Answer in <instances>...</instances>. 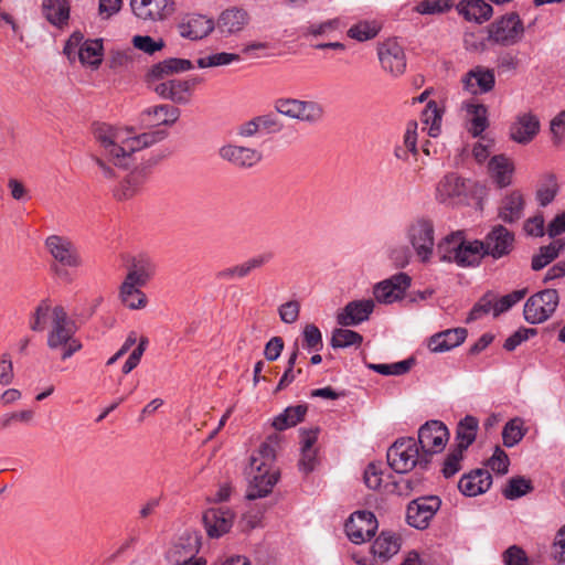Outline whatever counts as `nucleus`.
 I'll list each match as a JSON object with an SVG mask.
<instances>
[{"instance_id":"1","label":"nucleus","mask_w":565,"mask_h":565,"mask_svg":"<svg viewBox=\"0 0 565 565\" xmlns=\"http://www.w3.org/2000/svg\"><path fill=\"white\" fill-rule=\"evenodd\" d=\"M77 327L74 320L68 317L65 308L55 306L52 309V323L47 333V347L53 350H61L62 360L71 358L82 349V343L75 338Z\"/></svg>"},{"instance_id":"2","label":"nucleus","mask_w":565,"mask_h":565,"mask_svg":"<svg viewBox=\"0 0 565 565\" xmlns=\"http://www.w3.org/2000/svg\"><path fill=\"white\" fill-rule=\"evenodd\" d=\"M387 463L397 473H406L415 467L423 470L428 469L430 463H424L423 454L414 437H402L396 439L387 449Z\"/></svg>"},{"instance_id":"3","label":"nucleus","mask_w":565,"mask_h":565,"mask_svg":"<svg viewBox=\"0 0 565 565\" xmlns=\"http://www.w3.org/2000/svg\"><path fill=\"white\" fill-rule=\"evenodd\" d=\"M405 237L419 260L428 263L435 246L434 222L426 216L412 218L405 227Z\"/></svg>"},{"instance_id":"4","label":"nucleus","mask_w":565,"mask_h":565,"mask_svg":"<svg viewBox=\"0 0 565 565\" xmlns=\"http://www.w3.org/2000/svg\"><path fill=\"white\" fill-rule=\"evenodd\" d=\"M449 430L439 420H428L418 429L417 445L424 463H430L435 454L441 452L448 441Z\"/></svg>"},{"instance_id":"5","label":"nucleus","mask_w":565,"mask_h":565,"mask_svg":"<svg viewBox=\"0 0 565 565\" xmlns=\"http://www.w3.org/2000/svg\"><path fill=\"white\" fill-rule=\"evenodd\" d=\"M558 302L556 289H543L526 300L523 309L524 319L531 324L542 323L555 312Z\"/></svg>"},{"instance_id":"6","label":"nucleus","mask_w":565,"mask_h":565,"mask_svg":"<svg viewBox=\"0 0 565 565\" xmlns=\"http://www.w3.org/2000/svg\"><path fill=\"white\" fill-rule=\"evenodd\" d=\"M274 109L288 118L315 124L323 116V107L313 100H300L296 98H278Z\"/></svg>"},{"instance_id":"7","label":"nucleus","mask_w":565,"mask_h":565,"mask_svg":"<svg viewBox=\"0 0 565 565\" xmlns=\"http://www.w3.org/2000/svg\"><path fill=\"white\" fill-rule=\"evenodd\" d=\"M258 461V458L250 457L249 475L252 480L245 495L247 500H256L268 495L279 478L278 471H270L269 468H266V461Z\"/></svg>"},{"instance_id":"8","label":"nucleus","mask_w":565,"mask_h":565,"mask_svg":"<svg viewBox=\"0 0 565 565\" xmlns=\"http://www.w3.org/2000/svg\"><path fill=\"white\" fill-rule=\"evenodd\" d=\"M524 32L523 23L515 12L508 13L489 26V41L502 46L516 44Z\"/></svg>"},{"instance_id":"9","label":"nucleus","mask_w":565,"mask_h":565,"mask_svg":"<svg viewBox=\"0 0 565 565\" xmlns=\"http://www.w3.org/2000/svg\"><path fill=\"white\" fill-rule=\"evenodd\" d=\"M441 500L437 495L420 497L411 501L407 505L406 521L418 530L428 527L430 520L440 509Z\"/></svg>"},{"instance_id":"10","label":"nucleus","mask_w":565,"mask_h":565,"mask_svg":"<svg viewBox=\"0 0 565 565\" xmlns=\"http://www.w3.org/2000/svg\"><path fill=\"white\" fill-rule=\"evenodd\" d=\"M411 281L412 279L406 273L395 274L377 282L373 287V295L380 303H393L404 297Z\"/></svg>"},{"instance_id":"11","label":"nucleus","mask_w":565,"mask_h":565,"mask_svg":"<svg viewBox=\"0 0 565 565\" xmlns=\"http://www.w3.org/2000/svg\"><path fill=\"white\" fill-rule=\"evenodd\" d=\"M377 529V520L370 511H355L345 523L348 537L360 544L374 536Z\"/></svg>"},{"instance_id":"12","label":"nucleus","mask_w":565,"mask_h":565,"mask_svg":"<svg viewBox=\"0 0 565 565\" xmlns=\"http://www.w3.org/2000/svg\"><path fill=\"white\" fill-rule=\"evenodd\" d=\"M45 247L51 256L66 267H79L82 258L73 242L60 235H51L45 239Z\"/></svg>"},{"instance_id":"13","label":"nucleus","mask_w":565,"mask_h":565,"mask_svg":"<svg viewBox=\"0 0 565 565\" xmlns=\"http://www.w3.org/2000/svg\"><path fill=\"white\" fill-rule=\"evenodd\" d=\"M481 242L486 256H491L494 259H499L512 252L514 247V234L503 225H495L487 234L484 241Z\"/></svg>"},{"instance_id":"14","label":"nucleus","mask_w":565,"mask_h":565,"mask_svg":"<svg viewBox=\"0 0 565 565\" xmlns=\"http://www.w3.org/2000/svg\"><path fill=\"white\" fill-rule=\"evenodd\" d=\"M130 6L136 17L143 21H161L174 11L172 0H130Z\"/></svg>"},{"instance_id":"15","label":"nucleus","mask_w":565,"mask_h":565,"mask_svg":"<svg viewBox=\"0 0 565 565\" xmlns=\"http://www.w3.org/2000/svg\"><path fill=\"white\" fill-rule=\"evenodd\" d=\"M379 60L384 71L393 76L402 75L406 68L403 47L395 40H387L377 49Z\"/></svg>"},{"instance_id":"16","label":"nucleus","mask_w":565,"mask_h":565,"mask_svg":"<svg viewBox=\"0 0 565 565\" xmlns=\"http://www.w3.org/2000/svg\"><path fill=\"white\" fill-rule=\"evenodd\" d=\"M221 159L238 168H250L258 163L263 156L257 149L227 143L218 149Z\"/></svg>"},{"instance_id":"17","label":"nucleus","mask_w":565,"mask_h":565,"mask_svg":"<svg viewBox=\"0 0 565 565\" xmlns=\"http://www.w3.org/2000/svg\"><path fill=\"white\" fill-rule=\"evenodd\" d=\"M540 131V120L532 113L519 114L509 129L510 138L520 145L530 143Z\"/></svg>"},{"instance_id":"18","label":"nucleus","mask_w":565,"mask_h":565,"mask_svg":"<svg viewBox=\"0 0 565 565\" xmlns=\"http://www.w3.org/2000/svg\"><path fill=\"white\" fill-rule=\"evenodd\" d=\"M372 299L353 300L337 315V322L342 327L358 326L366 321L374 310Z\"/></svg>"},{"instance_id":"19","label":"nucleus","mask_w":565,"mask_h":565,"mask_svg":"<svg viewBox=\"0 0 565 565\" xmlns=\"http://www.w3.org/2000/svg\"><path fill=\"white\" fill-rule=\"evenodd\" d=\"M461 83L463 88L473 95L486 94L494 87V72L483 66H476L462 77Z\"/></svg>"},{"instance_id":"20","label":"nucleus","mask_w":565,"mask_h":565,"mask_svg":"<svg viewBox=\"0 0 565 565\" xmlns=\"http://www.w3.org/2000/svg\"><path fill=\"white\" fill-rule=\"evenodd\" d=\"M491 484V473L487 469L478 468L460 478L458 489L466 497H476L487 492Z\"/></svg>"},{"instance_id":"21","label":"nucleus","mask_w":565,"mask_h":565,"mask_svg":"<svg viewBox=\"0 0 565 565\" xmlns=\"http://www.w3.org/2000/svg\"><path fill=\"white\" fill-rule=\"evenodd\" d=\"M214 26L212 19L201 14H189L178 24V31L182 38L195 41L207 36Z\"/></svg>"},{"instance_id":"22","label":"nucleus","mask_w":565,"mask_h":565,"mask_svg":"<svg viewBox=\"0 0 565 565\" xmlns=\"http://www.w3.org/2000/svg\"><path fill=\"white\" fill-rule=\"evenodd\" d=\"M234 514L228 509L211 508L203 514V524L210 537H220L233 525Z\"/></svg>"},{"instance_id":"23","label":"nucleus","mask_w":565,"mask_h":565,"mask_svg":"<svg viewBox=\"0 0 565 565\" xmlns=\"http://www.w3.org/2000/svg\"><path fill=\"white\" fill-rule=\"evenodd\" d=\"M192 68L193 64L190 60L170 57L153 64L149 68L146 79L149 84H152L171 75L183 73Z\"/></svg>"},{"instance_id":"24","label":"nucleus","mask_w":565,"mask_h":565,"mask_svg":"<svg viewBox=\"0 0 565 565\" xmlns=\"http://www.w3.org/2000/svg\"><path fill=\"white\" fill-rule=\"evenodd\" d=\"M468 331L465 328L447 329L435 333L428 339V348L434 353H443L465 342Z\"/></svg>"},{"instance_id":"25","label":"nucleus","mask_w":565,"mask_h":565,"mask_svg":"<svg viewBox=\"0 0 565 565\" xmlns=\"http://www.w3.org/2000/svg\"><path fill=\"white\" fill-rule=\"evenodd\" d=\"M93 135L95 140L104 149L105 153L113 162H115L116 157H118L117 149L119 148L122 134L109 125L95 124L93 127Z\"/></svg>"},{"instance_id":"26","label":"nucleus","mask_w":565,"mask_h":565,"mask_svg":"<svg viewBox=\"0 0 565 565\" xmlns=\"http://www.w3.org/2000/svg\"><path fill=\"white\" fill-rule=\"evenodd\" d=\"M153 90L162 98L174 104L186 105L191 100L189 85L183 79H168L153 86Z\"/></svg>"},{"instance_id":"27","label":"nucleus","mask_w":565,"mask_h":565,"mask_svg":"<svg viewBox=\"0 0 565 565\" xmlns=\"http://www.w3.org/2000/svg\"><path fill=\"white\" fill-rule=\"evenodd\" d=\"M157 266L148 255H139L134 258L125 280L140 287L145 286L156 274Z\"/></svg>"},{"instance_id":"28","label":"nucleus","mask_w":565,"mask_h":565,"mask_svg":"<svg viewBox=\"0 0 565 565\" xmlns=\"http://www.w3.org/2000/svg\"><path fill=\"white\" fill-rule=\"evenodd\" d=\"M180 114L178 107L163 104L145 109L141 113V121L151 126H171L179 119Z\"/></svg>"},{"instance_id":"29","label":"nucleus","mask_w":565,"mask_h":565,"mask_svg":"<svg viewBox=\"0 0 565 565\" xmlns=\"http://www.w3.org/2000/svg\"><path fill=\"white\" fill-rule=\"evenodd\" d=\"M249 19L245 9L234 7L221 13L217 20V29L224 34H234L243 31L249 23Z\"/></svg>"},{"instance_id":"30","label":"nucleus","mask_w":565,"mask_h":565,"mask_svg":"<svg viewBox=\"0 0 565 565\" xmlns=\"http://www.w3.org/2000/svg\"><path fill=\"white\" fill-rule=\"evenodd\" d=\"M488 171L490 178L499 188H507L512 183L514 164L507 156L498 154L490 159Z\"/></svg>"},{"instance_id":"31","label":"nucleus","mask_w":565,"mask_h":565,"mask_svg":"<svg viewBox=\"0 0 565 565\" xmlns=\"http://www.w3.org/2000/svg\"><path fill=\"white\" fill-rule=\"evenodd\" d=\"M456 9L467 21L479 24L488 21L493 13L492 7L484 0H461Z\"/></svg>"},{"instance_id":"32","label":"nucleus","mask_w":565,"mask_h":565,"mask_svg":"<svg viewBox=\"0 0 565 565\" xmlns=\"http://www.w3.org/2000/svg\"><path fill=\"white\" fill-rule=\"evenodd\" d=\"M42 14L52 25L64 29L70 20V3L67 0H43Z\"/></svg>"},{"instance_id":"33","label":"nucleus","mask_w":565,"mask_h":565,"mask_svg":"<svg viewBox=\"0 0 565 565\" xmlns=\"http://www.w3.org/2000/svg\"><path fill=\"white\" fill-rule=\"evenodd\" d=\"M483 250L481 241L467 242L462 238L460 245H457V254L454 256L455 263L461 267L478 265L481 258L486 256Z\"/></svg>"},{"instance_id":"34","label":"nucleus","mask_w":565,"mask_h":565,"mask_svg":"<svg viewBox=\"0 0 565 565\" xmlns=\"http://www.w3.org/2000/svg\"><path fill=\"white\" fill-rule=\"evenodd\" d=\"M524 199L521 192L512 191L502 199L499 207V218L505 223L519 221L523 215Z\"/></svg>"},{"instance_id":"35","label":"nucleus","mask_w":565,"mask_h":565,"mask_svg":"<svg viewBox=\"0 0 565 565\" xmlns=\"http://www.w3.org/2000/svg\"><path fill=\"white\" fill-rule=\"evenodd\" d=\"M318 433V428L301 430V458L299 467L306 473L312 471L316 465V450L312 447L317 441Z\"/></svg>"},{"instance_id":"36","label":"nucleus","mask_w":565,"mask_h":565,"mask_svg":"<svg viewBox=\"0 0 565 565\" xmlns=\"http://www.w3.org/2000/svg\"><path fill=\"white\" fill-rule=\"evenodd\" d=\"M145 179L146 172L143 169H136L131 171L115 190V198L119 201L131 199L139 192Z\"/></svg>"},{"instance_id":"37","label":"nucleus","mask_w":565,"mask_h":565,"mask_svg":"<svg viewBox=\"0 0 565 565\" xmlns=\"http://www.w3.org/2000/svg\"><path fill=\"white\" fill-rule=\"evenodd\" d=\"M139 286L124 280L119 288V299L124 306L131 310L142 309L147 306V296Z\"/></svg>"},{"instance_id":"38","label":"nucleus","mask_w":565,"mask_h":565,"mask_svg":"<svg viewBox=\"0 0 565 565\" xmlns=\"http://www.w3.org/2000/svg\"><path fill=\"white\" fill-rule=\"evenodd\" d=\"M478 419L473 416L467 415L458 424L456 430V448L467 450L468 447L476 440L478 430Z\"/></svg>"},{"instance_id":"39","label":"nucleus","mask_w":565,"mask_h":565,"mask_svg":"<svg viewBox=\"0 0 565 565\" xmlns=\"http://www.w3.org/2000/svg\"><path fill=\"white\" fill-rule=\"evenodd\" d=\"M399 547L401 544L397 536L383 532L372 544L371 551L374 556L387 561L399 551Z\"/></svg>"},{"instance_id":"40","label":"nucleus","mask_w":565,"mask_h":565,"mask_svg":"<svg viewBox=\"0 0 565 565\" xmlns=\"http://www.w3.org/2000/svg\"><path fill=\"white\" fill-rule=\"evenodd\" d=\"M271 258L270 254H263L255 256L253 258H249L243 264L233 266L231 268H226L222 270L218 276L222 278H244L246 277L252 270L262 267L265 265L269 259Z\"/></svg>"},{"instance_id":"41","label":"nucleus","mask_w":565,"mask_h":565,"mask_svg":"<svg viewBox=\"0 0 565 565\" xmlns=\"http://www.w3.org/2000/svg\"><path fill=\"white\" fill-rule=\"evenodd\" d=\"M463 191V181L457 174L448 173L437 185V199L445 202L447 199L460 196Z\"/></svg>"},{"instance_id":"42","label":"nucleus","mask_w":565,"mask_h":565,"mask_svg":"<svg viewBox=\"0 0 565 565\" xmlns=\"http://www.w3.org/2000/svg\"><path fill=\"white\" fill-rule=\"evenodd\" d=\"M307 411L308 406L305 404L289 406L274 419L273 426L277 430H285L292 427L303 419Z\"/></svg>"},{"instance_id":"43","label":"nucleus","mask_w":565,"mask_h":565,"mask_svg":"<svg viewBox=\"0 0 565 565\" xmlns=\"http://www.w3.org/2000/svg\"><path fill=\"white\" fill-rule=\"evenodd\" d=\"M77 54L82 64L98 67L102 63L103 41L100 39L85 41Z\"/></svg>"},{"instance_id":"44","label":"nucleus","mask_w":565,"mask_h":565,"mask_svg":"<svg viewBox=\"0 0 565 565\" xmlns=\"http://www.w3.org/2000/svg\"><path fill=\"white\" fill-rule=\"evenodd\" d=\"M145 147L141 146L139 136L124 139L119 143L117 149L118 157H116L114 164L122 168H127L130 164L132 153L140 151Z\"/></svg>"},{"instance_id":"45","label":"nucleus","mask_w":565,"mask_h":565,"mask_svg":"<svg viewBox=\"0 0 565 565\" xmlns=\"http://www.w3.org/2000/svg\"><path fill=\"white\" fill-rule=\"evenodd\" d=\"M562 252V245L553 244L541 246L539 253L533 255L531 262V268L534 271H539L555 260Z\"/></svg>"},{"instance_id":"46","label":"nucleus","mask_w":565,"mask_h":565,"mask_svg":"<svg viewBox=\"0 0 565 565\" xmlns=\"http://www.w3.org/2000/svg\"><path fill=\"white\" fill-rule=\"evenodd\" d=\"M462 238L463 233L461 231L451 233L444 237L437 245V252L440 256V260L455 262V257L452 256H456L457 245H460Z\"/></svg>"},{"instance_id":"47","label":"nucleus","mask_w":565,"mask_h":565,"mask_svg":"<svg viewBox=\"0 0 565 565\" xmlns=\"http://www.w3.org/2000/svg\"><path fill=\"white\" fill-rule=\"evenodd\" d=\"M533 491V486L530 479H525L524 477L518 476L513 477L508 481L507 487L503 489L502 493L508 500L519 499L530 492Z\"/></svg>"},{"instance_id":"48","label":"nucleus","mask_w":565,"mask_h":565,"mask_svg":"<svg viewBox=\"0 0 565 565\" xmlns=\"http://www.w3.org/2000/svg\"><path fill=\"white\" fill-rule=\"evenodd\" d=\"M525 435V430L523 429V420L519 417H515L509 420L502 430V439L503 445L508 448H511L519 444Z\"/></svg>"},{"instance_id":"49","label":"nucleus","mask_w":565,"mask_h":565,"mask_svg":"<svg viewBox=\"0 0 565 565\" xmlns=\"http://www.w3.org/2000/svg\"><path fill=\"white\" fill-rule=\"evenodd\" d=\"M558 192V184L555 174L547 173L536 191V199L542 206L550 204Z\"/></svg>"},{"instance_id":"50","label":"nucleus","mask_w":565,"mask_h":565,"mask_svg":"<svg viewBox=\"0 0 565 565\" xmlns=\"http://www.w3.org/2000/svg\"><path fill=\"white\" fill-rule=\"evenodd\" d=\"M363 341V337L350 329H335L332 333L331 345L337 348H347L351 345H360Z\"/></svg>"},{"instance_id":"51","label":"nucleus","mask_w":565,"mask_h":565,"mask_svg":"<svg viewBox=\"0 0 565 565\" xmlns=\"http://www.w3.org/2000/svg\"><path fill=\"white\" fill-rule=\"evenodd\" d=\"M380 26L375 22L361 21L348 30V36L364 42L377 35Z\"/></svg>"},{"instance_id":"52","label":"nucleus","mask_w":565,"mask_h":565,"mask_svg":"<svg viewBox=\"0 0 565 565\" xmlns=\"http://www.w3.org/2000/svg\"><path fill=\"white\" fill-rule=\"evenodd\" d=\"M468 111L472 114L469 132L473 137H479L488 127L487 108L484 105H471Z\"/></svg>"},{"instance_id":"53","label":"nucleus","mask_w":565,"mask_h":565,"mask_svg":"<svg viewBox=\"0 0 565 565\" xmlns=\"http://www.w3.org/2000/svg\"><path fill=\"white\" fill-rule=\"evenodd\" d=\"M423 121L429 127V136L437 137L440 131L441 110L438 108L436 102H429L423 111Z\"/></svg>"},{"instance_id":"54","label":"nucleus","mask_w":565,"mask_h":565,"mask_svg":"<svg viewBox=\"0 0 565 565\" xmlns=\"http://www.w3.org/2000/svg\"><path fill=\"white\" fill-rule=\"evenodd\" d=\"M494 299L495 294L492 291L486 292L479 301L472 307L467 318V322H471L480 319L483 315L489 313L490 311L494 312Z\"/></svg>"},{"instance_id":"55","label":"nucleus","mask_w":565,"mask_h":565,"mask_svg":"<svg viewBox=\"0 0 565 565\" xmlns=\"http://www.w3.org/2000/svg\"><path fill=\"white\" fill-rule=\"evenodd\" d=\"M341 28V20L339 18L330 19L320 23H313L303 29V35H312L315 38L330 35L332 32Z\"/></svg>"},{"instance_id":"56","label":"nucleus","mask_w":565,"mask_h":565,"mask_svg":"<svg viewBox=\"0 0 565 565\" xmlns=\"http://www.w3.org/2000/svg\"><path fill=\"white\" fill-rule=\"evenodd\" d=\"M50 312L52 313V309L49 300H42L30 317V329L34 332H42Z\"/></svg>"},{"instance_id":"57","label":"nucleus","mask_w":565,"mask_h":565,"mask_svg":"<svg viewBox=\"0 0 565 565\" xmlns=\"http://www.w3.org/2000/svg\"><path fill=\"white\" fill-rule=\"evenodd\" d=\"M241 56L238 54L221 52L205 57H200L196 63L199 67L205 68L228 65L232 62H238Z\"/></svg>"},{"instance_id":"58","label":"nucleus","mask_w":565,"mask_h":565,"mask_svg":"<svg viewBox=\"0 0 565 565\" xmlns=\"http://www.w3.org/2000/svg\"><path fill=\"white\" fill-rule=\"evenodd\" d=\"M414 364L413 359H407L393 364H369V367L382 375H402L407 373Z\"/></svg>"},{"instance_id":"59","label":"nucleus","mask_w":565,"mask_h":565,"mask_svg":"<svg viewBox=\"0 0 565 565\" xmlns=\"http://www.w3.org/2000/svg\"><path fill=\"white\" fill-rule=\"evenodd\" d=\"M463 459V450L454 447L446 456L441 469L445 478H451L461 469V461Z\"/></svg>"},{"instance_id":"60","label":"nucleus","mask_w":565,"mask_h":565,"mask_svg":"<svg viewBox=\"0 0 565 565\" xmlns=\"http://www.w3.org/2000/svg\"><path fill=\"white\" fill-rule=\"evenodd\" d=\"M527 294V288L514 290L500 299H494V317L500 316L501 313L508 311L512 308L516 302L522 300Z\"/></svg>"},{"instance_id":"61","label":"nucleus","mask_w":565,"mask_h":565,"mask_svg":"<svg viewBox=\"0 0 565 565\" xmlns=\"http://www.w3.org/2000/svg\"><path fill=\"white\" fill-rule=\"evenodd\" d=\"M189 541L188 545L190 546L189 551L185 553L184 558H175L177 565H206V561L203 558H196L193 561L194 555L199 551L200 545V536L194 533L193 535H188Z\"/></svg>"},{"instance_id":"62","label":"nucleus","mask_w":565,"mask_h":565,"mask_svg":"<svg viewBox=\"0 0 565 565\" xmlns=\"http://www.w3.org/2000/svg\"><path fill=\"white\" fill-rule=\"evenodd\" d=\"M303 348L309 351H320L323 347L322 334L315 324H307L303 329Z\"/></svg>"},{"instance_id":"63","label":"nucleus","mask_w":565,"mask_h":565,"mask_svg":"<svg viewBox=\"0 0 565 565\" xmlns=\"http://www.w3.org/2000/svg\"><path fill=\"white\" fill-rule=\"evenodd\" d=\"M452 3L447 0H423L416 6V11L420 14H439L448 11Z\"/></svg>"},{"instance_id":"64","label":"nucleus","mask_w":565,"mask_h":565,"mask_svg":"<svg viewBox=\"0 0 565 565\" xmlns=\"http://www.w3.org/2000/svg\"><path fill=\"white\" fill-rule=\"evenodd\" d=\"M502 559L504 565H529V557L519 545L508 547L502 554Z\"/></svg>"}]
</instances>
